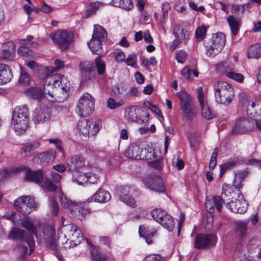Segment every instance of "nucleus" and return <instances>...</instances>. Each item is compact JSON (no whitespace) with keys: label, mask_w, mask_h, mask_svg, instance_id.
<instances>
[{"label":"nucleus","mask_w":261,"mask_h":261,"mask_svg":"<svg viewBox=\"0 0 261 261\" xmlns=\"http://www.w3.org/2000/svg\"><path fill=\"white\" fill-rule=\"evenodd\" d=\"M95 64L97 67V72L101 75L105 72V64L99 57H97L95 59Z\"/></svg>","instance_id":"56"},{"label":"nucleus","mask_w":261,"mask_h":261,"mask_svg":"<svg viewBox=\"0 0 261 261\" xmlns=\"http://www.w3.org/2000/svg\"><path fill=\"white\" fill-rule=\"evenodd\" d=\"M143 261H165V259L159 254H151L146 256Z\"/></svg>","instance_id":"61"},{"label":"nucleus","mask_w":261,"mask_h":261,"mask_svg":"<svg viewBox=\"0 0 261 261\" xmlns=\"http://www.w3.org/2000/svg\"><path fill=\"white\" fill-rule=\"evenodd\" d=\"M252 127L251 121L247 118H241L236 122L232 132L234 134L244 133L250 130Z\"/></svg>","instance_id":"23"},{"label":"nucleus","mask_w":261,"mask_h":261,"mask_svg":"<svg viewBox=\"0 0 261 261\" xmlns=\"http://www.w3.org/2000/svg\"><path fill=\"white\" fill-rule=\"evenodd\" d=\"M70 212L75 217L78 219L82 220L85 218L87 214L91 213V211L89 207H86L85 206H82L76 203L74 204L73 207L71 209Z\"/></svg>","instance_id":"30"},{"label":"nucleus","mask_w":261,"mask_h":261,"mask_svg":"<svg viewBox=\"0 0 261 261\" xmlns=\"http://www.w3.org/2000/svg\"><path fill=\"white\" fill-rule=\"evenodd\" d=\"M37 206L34 198L31 196H22L14 201L16 210L24 215L30 214L32 210L36 208Z\"/></svg>","instance_id":"8"},{"label":"nucleus","mask_w":261,"mask_h":261,"mask_svg":"<svg viewBox=\"0 0 261 261\" xmlns=\"http://www.w3.org/2000/svg\"><path fill=\"white\" fill-rule=\"evenodd\" d=\"M111 198V196L108 191L99 188L88 200L89 202L94 200L99 203H104L109 201Z\"/></svg>","instance_id":"27"},{"label":"nucleus","mask_w":261,"mask_h":261,"mask_svg":"<svg viewBox=\"0 0 261 261\" xmlns=\"http://www.w3.org/2000/svg\"><path fill=\"white\" fill-rule=\"evenodd\" d=\"M100 124V120L96 118H82L77 122L76 127L85 138H89L90 136H94L99 131Z\"/></svg>","instance_id":"4"},{"label":"nucleus","mask_w":261,"mask_h":261,"mask_svg":"<svg viewBox=\"0 0 261 261\" xmlns=\"http://www.w3.org/2000/svg\"><path fill=\"white\" fill-rule=\"evenodd\" d=\"M178 96L180 100V109L185 116L188 119H192L194 116L191 110L192 97L185 91L179 92Z\"/></svg>","instance_id":"15"},{"label":"nucleus","mask_w":261,"mask_h":261,"mask_svg":"<svg viewBox=\"0 0 261 261\" xmlns=\"http://www.w3.org/2000/svg\"><path fill=\"white\" fill-rule=\"evenodd\" d=\"M41 184L42 189L47 192H55L57 190V186L49 178H44Z\"/></svg>","instance_id":"45"},{"label":"nucleus","mask_w":261,"mask_h":261,"mask_svg":"<svg viewBox=\"0 0 261 261\" xmlns=\"http://www.w3.org/2000/svg\"><path fill=\"white\" fill-rule=\"evenodd\" d=\"M91 246L93 247V250L91 251V254L93 261H107L108 256L99 251L98 249L95 247L92 243Z\"/></svg>","instance_id":"39"},{"label":"nucleus","mask_w":261,"mask_h":261,"mask_svg":"<svg viewBox=\"0 0 261 261\" xmlns=\"http://www.w3.org/2000/svg\"><path fill=\"white\" fill-rule=\"evenodd\" d=\"M42 233V234H39V236L44 240L48 248L53 251L60 261H64L62 256L58 252V244L54 238V229L50 227L45 226L43 228Z\"/></svg>","instance_id":"10"},{"label":"nucleus","mask_w":261,"mask_h":261,"mask_svg":"<svg viewBox=\"0 0 261 261\" xmlns=\"http://www.w3.org/2000/svg\"><path fill=\"white\" fill-rule=\"evenodd\" d=\"M20 71L19 83L23 85H28L31 81L30 76L23 68H20Z\"/></svg>","instance_id":"52"},{"label":"nucleus","mask_w":261,"mask_h":261,"mask_svg":"<svg viewBox=\"0 0 261 261\" xmlns=\"http://www.w3.org/2000/svg\"><path fill=\"white\" fill-rule=\"evenodd\" d=\"M72 174L71 180L73 182L76 183L79 185L87 182V173H83L79 171L71 172Z\"/></svg>","instance_id":"40"},{"label":"nucleus","mask_w":261,"mask_h":261,"mask_svg":"<svg viewBox=\"0 0 261 261\" xmlns=\"http://www.w3.org/2000/svg\"><path fill=\"white\" fill-rule=\"evenodd\" d=\"M26 95L32 99H40L44 95V91H42L40 87H32L25 91Z\"/></svg>","instance_id":"36"},{"label":"nucleus","mask_w":261,"mask_h":261,"mask_svg":"<svg viewBox=\"0 0 261 261\" xmlns=\"http://www.w3.org/2000/svg\"><path fill=\"white\" fill-rule=\"evenodd\" d=\"M124 102L125 101L123 99L117 101L115 99L110 97L107 100V106L109 109L113 110L122 106Z\"/></svg>","instance_id":"53"},{"label":"nucleus","mask_w":261,"mask_h":261,"mask_svg":"<svg viewBox=\"0 0 261 261\" xmlns=\"http://www.w3.org/2000/svg\"><path fill=\"white\" fill-rule=\"evenodd\" d=\"M64 76L53 74L46 79L44 91L48 95L47 98L52 102H62L65 101L68 96L69 87L62 84Z\"/></svg>","instance_id":"1"},{"label":"nucleus","mask_w":261,"mask_h":261,"mask_svg":"<svg viewBox=\"0 0 261 261\" xmlns=\"http://www.w3.org/2000/svg\"><path fill=\"white\" fill-rule=\"evenodd\" d=\"M247 230V222L238 221L235 223V231L238 234L244 237Z\"/></svg>","instance_id":"46"},{"label":"nucleus","mask_w":261,"mask_h":261,"mask_svg":"<svg viewBox=\"0 0 261 261\" xmlns=\"http://www.w3.org/2000/svg\"><path fill=\"white\" fill-rule=\"evenodd\" d=\"M118 191L120 192L119 199L121 201L132 207L136 206V202L133 197L129 196L128 200H127V196L134 194L135 190L133 187L128 186H121L118 188Z\"/></svg>","instance_id":"19"},{"label":"nucleus","mask_w":261,"mask_h":261,"mask_svg":"<svg viewBox=\"0 0 261 261\" xmlns=\"http://www.w3.org/2000/svg\"><path fill=\"white\" fill-rule=\"evenodd\" d=\"M55 64L56 67H45L43 68L42 70L45 72V76L44 77L45 79H46L48 76H52L53 75H51L52 73L64 66V62L60 60H55Z\"/></svg>","instance_id":"38"},{"label":"nucleus","mask_w":261,"mask_h":261,"mask_svg":"<svg viewBox=\"0 0 261 261\" xmlns=\"http://www.w3.org/2000/svg\"><path fill=\"white\" fill-rule=\"evenodd\" d=\"M141 148L134 144H130L124 151V155L129 159L140 160Z\"/></svg>","instance_id":"28"},{"label":"nucleus","mask_w":261,"mask_h":261,"mask_svg":"<svg viewBox=\"0 0 261 261\" xmlns=\"http://www.w3.org/2000/svg\"><path fill=\"white\" fill-rule=\"evenodd\" d=\"M137 61V57L135 55H130L124 60L127 66H134Z\"/></svg>","instance_id":"62"},{"label":"nucleus","mask_w":261,"mask_h":261,"mask_svg":"<svg viewBox=\"0 0 261 261\" xmlns=\"http://www.w3.org/2000/svg\"><path fill=\"white\" fill-rule=\"evenodd\" d=\"M150 214L155 221L169 231H171L174 228L175 222L173 218L165 211L155 208L151 211Z\"/></svg>","instance_id":"6"},{"label":"nucleus","mask_w":261,"mask_h":261,"mask_svg":"<svg viewBox=\"0 0 261 261\" xmlns=\"http://www.w3.org/2000/svg\"><path fill=\"white\" fill-rule=\"evenodd\" d=\"M74 34L71 31L60 30L52 36L53 42L58 45L62 50L67 49L73 41Z\"/></svg>","instance_id":"9"},{"label":"nucleus","mask_w":261,"mask_h":261,"mask_svg":"<svg viewBox=\"0 0 261 261\" xmlns=\"http://www.w3.org/2000/svg\"><path fill=\"white\" fill-rule=\"evenodd\" d=\"M103 42L104 41L92 37V39L88 44L89 48L93 54L100 55L103 53L102 49V44Z\"/></svg>","instance_id":"31"},{"label":"nucleus","mask_w":261,"mask_h":261,"mask_svg":"<svg viewBox=\"0 0 261 261\" xmlns=\"http://www.w3.org/2000/svg\"><path fill=\"white\" fill-rule=\"evenodd\" d=\"M175 55L177 61L180 63H184L187 59V54L183 50L176 51Z\"/></svg>","instance_id":"59"},{"label":"nucleus","mask_w":261,"mask_h":261,"mask_svg":"<svg viewBox=\"0 0 261 261\" xmlns=\"http://www.w3.org/2000/svg\"><path fill=\"white\" fill-rule=\"evenodd\" d=\"M45 177V172L42 170H32L28 169L25 174V178L27 180L36 184H41Z\"/></svg>","instance_id":"25"},{"label":"nucleus","mask_w":261,"mask_h":261,"mask_svg":"<svg viewBox=\"0 0 261 261\" xmlns=\"http://www.w3.org/2000/svg\"><path fill=\"white\" fill-rule=\"evenodd\" d=\"M248 58L258 59L261 58V44L255 43L249 46L247 51Z\"/></svg>","instance_id":"32"},{"label":"nucleus","mask_w":261,"mask_h":261,"mask_svg":"<svg viewBox=\"0 0 261 261\" xmlns=\"http://www.w3.org/2000/svg\"><path fill=\"white\" fill-rule=\"evenodd\" d=\"M85 158L80 154H76L69 158L67 161V171L70 172L79 171L85 166Z\"/></svg>","instance_id":"22"},{"label":"nucleus","mask_w":261,"mask_h":261,"mask_svg":"<svg viewBox=\"0 0 261 261\" xmlns=\"http://www.w3.org/2000/svg\"><path fill=\"white\" fill-rule=\"evenodd\" d=\"M232 36H236L239 31L240 20L230 15L227 18Z\"/></svg>","instance_id":"37"},{"label":"nucleus","mask_w":261,"mask_h":261,"mask_svg":"<svg viewBox=\"0 0 261 261\" xmlns=\"http://www.w3.org/2000/svg\"><path fill=\"white\" fill-rule=\"evenodd\" d=\"M103 4L100 2L90 3L87 6V14L88 16L94 14Z\"/></svg>","instance_id":"50"},{"label":"nucleus","mask_w":261,"mask_h":261,"mask_svg":"<svg viewBox=\"0 0 261 261\" xmlns=\"http://www.w3.org/2000/svg\"><path fill=\"white\" fill-rule=\"evenodd\" d=\"M59 199L62 206L65 208L68 209L70 211L74 205V204H76V203L72 202L67 198L63 193L59 194Z\"/></svg>","instance_id":"48"},{"label":"nucleus","mask_w":261,"mask_h":261,"mask_svg":"<svg viewBox=\"0 0 261 261\" xmlns=\"http://www.w3.org/2000/svg\"><path fill=\"white\" fill-rule=\"evenodd\" d=\"M10 237L14 240L24 241L26 242L27 239L29 238V236L25 230L17 227H14L12 229Z\"/></svg>","instance_id":"34"},{"label":"nucleus","mask_w":261,"mask_h":261,"mask_svg":"<svg viewBox=\"0 0 261 261\" xmlns=\"http://www.w3.org/2000/svg\"><path fill=\"white\" fill-rule=\"evenodd\" d=\"M225 72L226 76L229 79H232L239 83H242L244 81V75L241 73L233 71L231 68L229 69V70L226 69Z\"/></svg>","instance_id":"49"},{"label":"nucleus","mask_w":261,"mask_h":261,"mask_svg":"<svg viewBox=\"0 0 261 261\" xmlns=\"http://www.w3.org/2000/svg\"><path fill=\"white\" fill-rule=\"evenodd\" d=\"M13 77L11 69L8 65L0 64V85L9 82Z\"/></svg>","instance_id":"29"},{"label":"nucleus","mask_w":261,"mask_h":261,"mask_svg":"<svg viewBox=\"0 0 261 261\" xmlns=\"http://www.w3.org/2000/svg\"><path fill=\"white\" fill-rule=\"evenodd\" d=\"M33 39V37L32 36H29L26 39L21 40L20 43L22 45L18 48L17 51L19 55L24 57H28L29 55L28 48L37 46V43L35 41H32Z\"/></svg>","instance_id":"26"},{"label":"nucleus","mask_w":261,"mask_h":261,"mask_svg":"<svg viewBox=\"0 0 261 261\" xmlns=\"http://www.w3.org/2000/svg\"><path fill=\"white\" fill-rule=\"evenodd\" d=\"M215 99L218 103L227 106L234 98V91L232 86L228 83L220 81L214 84Z\"/></svg>","instance_id":"3"},{"label":"nucleus","mask_w":261,"mask_h":261,"mask_svg":"<svg viewBox=\"0 0 261 261\" xmlns=\"http://www.w3.org/2000/svg\"><path fill=\"white\" fill-rule=\"evenodd\" d=\"M42 5L40 7V11L46 14H49L53 11V8L45 3L44 2H42Z\"/></svg>","instance_id":"64"},{"label":"nucleus","mask_w":261,"mask_h":261,"mask_svg":"<svg viewBox=\"0 0 261 261\" xmlns=\"http://www.w3.org/2000/svg\"><path fill=\"white\" fill-rule=\"evenodd\" d=\"M218 153V148H215L212 154L211 159L209 163V168L210 170L214 169L217 164V158Z\"/></svg>","instance_id":"58"},{"label":"nucleus","mask_w":261,"mask_h":261,"mask_svg":"<svg viewBox=\"0 0 261 261\" xmlns=\"http://www.w3.org/2000/svg\"><path fill=\"white\" fill-rule=\"evenodd\" d=\"M50 208L51 213L54 215H57L59 213V206L57 202L56 201L54 197H50Z\"/></svg>","instance_id":"57"},{"label":"nucleus","mask_w":261,"mask_h":261,"mask_svg":"<svg viewBox=\"0 0 261 261\" xmlns=\"http://www.w3.org/2000/svg\"><path fill=\"white\" fill-rule=\"evenodd\" d=\"M145 109L135 106L128 107L125 109L124 117L125 119L129 122H136L139 124L144 123L140 114L144 112Z\"/></svg>","instance_id":"18"},{"label":"nucleus","mask_w":261,"mask_h":261,"mask_svg":"<svg viewBox=\"0 0 261 261\" xmlns=\"http://www.w3.org/2000/svg\"><path fill=\"white\" fill-rule=\"evenodd\" d=\"M217 241V237L214 234L198 233L195 238L194 246L198 249L209 248L215 246Z\"/></svg>","instance_id":"12"},{"label":"nucleus","mask_w":261,"mask_h":261,"mask_svg":"<svg viewBox=\"0 0 261 261\" xmlns=\"http://www.w3.org/2000/svg\"><path fill=\"white\" fill-rule=\"evenodd\" d=\"M20 225L28 230L29 238L27 239V243L30 248V254L35 249V241L34 236L38 238L37 226L34 225L33 221L30 218H25L20 220Z\"/></svg>","instance_id":"11"},{"label":"nucleus","mask_w":261,"mask_h":261,"mask_svg":"<svg viewBox=\"0 0 261 261\" xmlns=\"http://www.w3.org/2000/svg\"><path fill=\"white\" fill-rule=\"evenodd\" d=\"M15 46L13 42H7L3 44L0 51V59L12 60L15 56Z\"/></svg>","instance_id":"24"},{"label":"nucleus","mask_w":261,"mask_h":261,"mask_svg":"<svg viewBox=\"0 0 261 261\" xmlns=\"http://www.w3.org/2000/svg\"><path fill=\"white\" fill-rule=\"evenodd\" d=\"M25 65L34 71H37L40 70V66L34 61H25Z\"/></svg>","instance_id":"63"},{"label":"nucleus","mask_w":261,"mask_h":261,"mask_svg":"<svg viewBox=\"0 0 261 261\" xmlns=\"http://www.w3.org/2000/svg\"><path fill=\"white\" fill-rule=\"evenodd\" d=\"M237 164L236 161L229 160L227 162L220 165V176H222L225 172L233 167Z\"/></svg>","instance_id":"51"},{"label":"nucleus","mask_w":261,"mask_h":261,"mask_svg":"<svg viewBox=\"0 0 261 261\" xmlns=\"http://www.w3.org/2000/svg\"><path fill=\"white\" fill-rule=\"evenodd\" d=\"M112 3L114 6L126 10H130L134 7L132 0H112Z\"/></svg>","instance_id":"43"},{"label":"nucleus","mask_w":261,"mask_h":261,"mask_svg":"<svg viewBox=\"0 0 261 261\" xmlns=\"http://www.w3.org/2000/svg\"><path fill=\"white\" fill-rule=\"evenodd\" d=\"M56 157L55 152L52 150H47L37 154V158L40 160L42 164H48L53 162Z\"/></svg>","instance_id":"33"},{"label":"nucleus","mask_w":261,"mask_h":261,"mask_svg":"<svg viewBox=\"0 0 261 261\" xmlns=\"http://www.w3.org/2000/svg\"><path fill=\"white\" fill-rule=\"evenodd\" d=\"M29 111L25 106L16 107L12 117L11 124L18 135L25 133L28 128L29 122Z\"/></svg>","instance_id":"2"},{"label":"nucleus","mask_w":261,"mask_h":261,"mask_svg":"<svg viewBox=\"0 0 261 261\" xmlns=\"http://www.w3.org/2000/svg\"><path fill=\"white\" fill-rule=\"evenodd\" d=\"M87 182L91 184H96L99 181V176L92 173H87Z\"/></svg>","instance_id":"60"},{"label":"nucleus","mask_w":261,"mask_h":261,"mask_svg":"<svg viewBox=\"0 0 261 261\" xmlns=\"http://www.w3.org/2000/svg\"><path fill=\"white\" fill-rule=\"evenodd\" d=\"M70 232L72 236V241L80 243L83 240V236L81 230L76 225H70Z\"/></svg>","instance_id":"42"},{"label":"nucleus","mask_w":261,"mask_h":261,"mask_svg":"<svg viewBox=\"0 0 261 261\" xmlns=\"http://www.w3.org/2000/svg\"><path fill=\"white\" fill-rule=\"evenodd\" d=\"M92 37L105 41L107 37V32L101 26L98 24H95L94 26V31Z\"/></svg>","instance_id":"41"},{"label":"nucleus","mask_w":261,"mask_h":261,"mask_svg":"<svg viewBox=\"0 0 261 261\" xmlns=\"http://www.w3.org/2000/svg\"><path fill=\"white\" fill-rule=\"evenodd\" d=\"M226 207L232 212L238 214L244 213L247 210V203L242 193H238V196L225 203Z\"/></svg>","instance_id":"16"},{"label":"nucleus","mask_w":261,"mask_h":261,"mask_svg":"<svg viewBox=\"0 0 261 261\" xmlns=\"http://www.w3.org/2000/svg\"><path fill=\"white\" fill-rule=\"evenodd\" d=\"M225 42V35L224 33H218L214 34L206 42L207 54L210 56H216L222 50Z\"/></svg>","instance_id":"7"},{"label":"nucleus","mask_w":261,"mask_h":261,"mask_svg":"<svg viewBox=\"0 0 261 261\" xmlns=\"http://www.w3.org/2000/svg\"><path fill=\"white\" fill-rule=\"evenodd\" d=\"M80 69L82 84H86L91 80L95 75V66L93 62L84 61L80 62Z\"/></svg>","instance_id":"14"},{"label":"nucleus","mask_w":261,"mask_h":261,"mask_svg":"<svg viewBox=\"0 0 261 261\" xmlns=\"http://www.w3.org/2000/svg\"><path fill=\"white\" fill-rule=\"evenodd\" d=\"M143 182L148 189L158 192L165 191L163 181L161 177L156 174L153 173L145 177Z\"/></svg>","instance_id":"17"},{"label":"nucleus","mask_w":261,"mask_h":261,"mask_svg":"<svg viewBox=\"0 0 261 261\" xmlns=\"http://www.w3.org/2000/svg\"><path fill=\"white\" fill-rule=\"evenodd\" d=\"M94 98L88 93H84L76 105V112L81 117L89 116L94 110Z\"/></svg>","instance_id":"5"},{"label":"nucleus","mask_w":261,"mask_h":261,"mask_svg":"<svg viewBox=\"0 0 261 261\" xmlns=\"http://www.w3.org/2000/svg\"><path fill=\"white\" fill-rule=\"evenodd\" d=\"M139 232L140 235L145 238V241L148 244L152 243V240L151 238L155 234L156 231L154 230L151 232L147 231L145 230V228L143 226H140Z\"/></svg>","instance_id":"47"},{"label":"nucleus","mask_w":261,"mask_h":261,"mask_svg":"<svg viewBox=\"0 0 261 261\" xmlns=\"http://www.w3.org/2000/svg\"><path fill=\"white\" fill-rule=\"evenodd\" d=\"M239 100L241 103L244 106L247 107V112L249 114L250 109L249 107V103H250L251 97L249 95L245 93H241L239 95Z\"/></svg>","instance_id":"54"},{"label":"nucleus","mask_w":261,"mask_h":261,"mask_svg":"<svg viewBox=\"0 0 261 261\" xmlns=\"http://www.w3.org/2000/svg\"><path fill=\"white\" fill-rule=\"evenodd\" d=\"M197 98L201 109L202 117L207 120H210L215 118L216 116V114L215 111L211 109L208 105L201 87H198L197 88Z\"/></svg>","instance_id":"13"},{"label":"nucleus","mask_w":261,"mask_h":261,"mask_svg":"<svg viewBox=\"0 0 261 261\" xmlns=\"http://www.w3.org/2000/svg\"><path fill=\"white\" fill-rule=\"evenodd\" d=\"M51 112L46 108L36 109L33 117L35 124L48 123L51 119Z\"/></svg>","instance_id":"21"},{"label":"nucleus","mask_w":261,"mask_h":261,"mask_svg":"<svg viewBox=\"0 0 261 261\" xmlns=\"http://www.w3.org/2000/svg\"><path fill=\"white\" fill-rule=\"evenodd\" d=\"M213 199L216 208L219 213L221 212L223 208V205L224 203L223 198L219 196L216 195L213 197Z\"/></svg>","instance_id":"55"},{"label":"nucleus","mask_w":261,"mask_h":261,"mask_svg":"<svg viewBox=\"0 0 261 261\" xmlns=\"http://www.w3.org/2000/svg\"><path fill=\"white\" fill-rule=\"evenodd\" d=\"M174 33L175 39L170 46L171 50H174L180 43H184L186 44L187 41L189 38V32L184 30L182 27L179 25H176L175 27Z\"/></svg>","instance_id":"20"},{"label":"nucleus","mask_w":261,"mask_h":261,"mask_svg":"<svg viewBox=\"0 0 261 261\" xmlns=\"http://www.w3.org/2000/svg\"><path fill=\"white\" fill-rule=\"evenodd\" d=\"M241 193L239 190L233 191V187L229 185H224L222 187V196L224 198L228 197V200H230L231 197L232 200L238 196V194Z\"/></svg>","instance_id":"35"},{"label":"nucleus","mask_w":261,"mask_h":261,"mask_svg":"<svg viewBox=\"0 0 261 261\" xmlns=\"http://www.w3.org/2000/svg\"><path fill=\"white\" fill-rule=\"evenodd\" d=\"M141 157L140 160H152L155 157L154 149L149 146L144 148H141Z\"/></svg>","instance_id":"44"}]
</instances>
